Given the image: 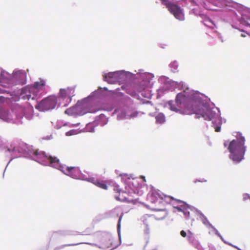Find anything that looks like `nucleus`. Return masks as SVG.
Returning <instances> with one entry per match:
<instances>
[{
  "label": "nucleus",
  "mask_w": 250,
  "mask_h": 250,
  "mask_svg": "<svg viewBox=\"0 0 250 250\" xmlns=\"http://www.w3.org/2000/svg\"><path fill=\"white\" fill-rule=\"evenodd\" d=\"M75 86L68 87L66 88H61L59 92V99L63 101L62 105L67 106L75 96Z\"/></svg>",
  "instance_id": "nucleus-20"
},
{
  "label": "nucleus",
  "mask_w": 250,
  "mask_h": 250,
  "mask_svg": "<svg viewBox=\"0 0 250 250\" xmlns=\"http://www.w3.org/2000/svg\"><path fill=\"white\" fill-rule=\"evenodd\" d=\"M80 124V123H77L76 124H72L69 123L64 122L62 121L59 120L56 122V125H55V127L57 129H59L62 126H66V125H69L70 127H76V126H78Z\"/></svg>",
  "instance_id": "nucleus-30"
},
{
  "label": "nucleus",
  "mask_w": 250,
  "mask_h": 250,
  "mask_svg": "<svg viewBox=\"0 0 250 250\" xmlns=\"http://www.w3.org/2000/svg\"><path fill=\"white\" fill-rule=\"evenodd\" d=\"M169 66L170 68L171 71L175 73L178 71V68L179 66L178 62L176 61H173L170 63Z\"/></svg>",
  "instance_id": "nucleus-32"
},
{
  "label": "nucleus",
  "mask_w": 250,
  "mask_h": 250,
  "mask_svg": "<svg viewBox=\"0 0 250 250\" xmlns=\"http://www.w3.org/2000/svg\"><path fill=\"white\" fill-rule=\"evenodd\" d=\"M243 201L244 202H250V195L248 193H244L242 195Z\"/></svg>",
  "instance_id": "nucleus-36"
},
{
  "label": "nucleus",
  "mask_w": 250,
  "mask_h": 250,
  "mask_svg": "<svg viewBox=\"0 0 250 250\" xmlns=\"http://www.w3.org/2000/svg\"><path fill=\"white\" fill-rule=\"evenodd\" d=\"M101 93L98 90L92 92L89 96L79 101L75 106L67 109L65 113L77 117L86 113H94L102 109L101 107Z\"/></svg>",
  "instance_id": "nucleus-6"
},
{
  "label": "nucleus",
  "mask_w": 250,
  "mask_h": 250,
  "mask_svg": "<svg viewBox=\"0 0 250 250\" xmlns=\"http://www.w3.org/2000/svg\"><path fill=\"white\" fill-rule=\"evenodd\" d=\"M238 30L239 31V30ZM241 32H242L245 33H245H242V34H241V36L242 37H245L246 36V34L248 35L246 32H243V31H241Z\"/></svg>",
  "instance_id": "nucleus-41"
},
{
  "label": "nucleus",
  "mask_w": 250,
  "mask_h": 250,
  "mask_svg": "<svg viewBox=\"0 0 250 250\" xmlns=\"http://www.w3.org/2000/svg\"><path fill=\"white\" fill-rule=\"evenodd\" d=\"M87 182H90L96 186L104 189H107V186L105 184V181H101L100 180L95 179L94 177H90L89 176L87 180Z\"/></svg>",
  "instance_id": "nucleus-26"
},
{
  "label": "nucleus",
  "mask_w": 250,
  "mask_h": 250,
  "mask_svg": "<svg viewBox=\"0 0 250 250\" xmlns=\"http://www.w3.org/2000/svg\"><path fill=\"white\" fill-rule=\"evenodd\" d=\"M9 151L8 155L11 157L9 163L13 159L20 157L30 158L39 163L44 166H50L54 168L53 164L58 163L59 160L56 157L47 155L43 151H34L31 147H28L26 144L21 143L16 145H11L10 147L7 148Z\"/></svg>",
  "instance_id": "nucleus-5"
},
{
  "label": "nucleus",
  "mask_w": 250,
  "mask_h": 250,
  "mask_svg": "<svg viewBox=\"0 0 250 250\" xmlns=\"http://www.w3.org/2000/svg\"><path fill=\"white\" fill-rule=\"evenodd\" d=\"M9 147L10 146H7L6 142L0 136V150L4 151L6 155H8L9 151L6 149Z\"/></svg>",
  "instance_id": "nucleus-31"
},
{
  "label": "nucleus",
  "mask_w": 250,
  "mask_h": 250,
  "mask_svg": "<svg viewBox=\"0 0 250 250\" xmlns=\"http://www.w3.org/2000/svg\"><path fill=\"white\" fill-rule=\"evenodd\" d=\"M162 3L165 5L168 10L178 20L183 21L185 20L183 9L175 2L170 0H160Z\"/></svg>",
  "instance_id": "nucleus-16"
},
{
  "label": "nucleus",
  "mask_w": 250,
  "mask_h": 250,
  "mask_svg": "<svg viewBox=\"0 0 250 250\" xmlns=\"http://www.w3.org/2000/svg\"><path fill=\"white\" fill-rule=\"evenodd\" d=\"M207 181V180H206L204 178H201V179H195L194 181H193V182L194 183H196L197 182H201V183H204V182H206Z\"/></svg>",
  "instance_id": "nucleus-39"
},
{
  "label": "nucleus",
  "mask_w": 250,
  "mask_h": 250,
  "mask_svg": "<svg viewBox=\"0 0 250 250\" xmlns=\"http://www.w3.org/2000/svg\"><path fill=\"white\" fill-rule=\"evenodd\" d=\"M146 103H150V102L149 101H147Z\"/></svg>",
  "instance_id": "nucleus-45"
},
{
  "label": "nucleus",
  "mask_w": 250,
  "mask_h": 250,
  "mask_svg": "<svg viewBox=\"0 0 250 250\" xmlns=\"http://www.w3.org/2000/svg\"><path fill=\"white\" fill-rule=\"evenodd\" d=\"M95 121L92 123H88L85 127V131L87 132H93L94 131V128L96 126Z\"/></svg>",
  "instance_id": "nucleus-33"
},
{
  "label": "nucleus",
  "mask_w": 250,
  "mask_h": 250,
  "mask_svg": "<svg viewBox=\"0 0 250 250\" xmlns=\"http://www.w3.org/2000/svg\"><path fill=\"white\" fill-rule=\"evenodd\" d=\"M118 82L124 83L127 80L134 78V73L125 70L117 71Z\"/></svg>",
  "instance_id": "nucleus-22"
},
{
  "label": "nucleus",
  "mask_w": 250,
  "mask_h": 250,
  "mask_svg": "<svg viewBox=\"0 0 250 250\" xmlns=\"http://www.w3.org/2000/svg\"><path fill=\"white\" fill-rule=\"evenodd\" d=\"M126 104L115 109L113 113L116 115L117 120L122 121L136 118L139 113L133 106V101L129 97L125 98Z\"/></svg>",
  "instance_id": "nucleus-12"
},
{
  "label": "nucleus",
  "mask_w": 250,
  "mask_h": 250,
  "mask_svg": "<svg viewBox=\"0 0 250 250\" xmlns=\"http://www.w3.org/2000/svg\"><path fill=\"white\" fill-rule=\"evenodd\" d=\"M209 229H211L209 231V233L210 234H212V233H214L215 235H217L218 237H219L220 238V239H221V240L225 244H228V245H231V243L226 241L224 238L223 237H222V236L220 234V233L219 232V231L217 230V229L214 227H213L212 225H211V226L209 227Z\"/></svg>",
  "instance_id": "nucleus-29"
},
{
  "label": "nucleus",
  "mask_w": 250,
  "mask_h": 250,
  "mask_svg": "<svg viewBox=\"0 0 250 250\" xmlns=\"http://www.w3.org/2000/svg\"><path fill=\"white\" fill-rule=\"evenodd\" d=\"M158 82L162 84L157 90L159 96H163L164 93L169 91H172L175 88H180L181 87L183 86L182 82L178 83L173 81L165 76H160L158 79Z\"/></svg>",
  "instance_id": "nucleus-15"
},
{
  "label": "nucleus",
  "mask_w": 250,
  "mask_h": 250,
  "mask_svg": "<svg viewBox=\"0 0 250 250\" xmlns=\"http://www.w3.org/2000/svg\"><path fill=\"white\" fill-rule=\"evenodd\" d=\"M187 240L190 244L197 249L200 248V244L198 241L195 239L194 234L190 230H188Z\"/></svg>",
  "instance_id": "nucleus-25"
},
{
  "label": "nucleus",
  "mask_w": 250,
  "mask_h": 250,
  "mask_svg": "<svg viewBox=\"0 0 250 250\" xmlns=\"http://www.w3.org/2000/svg\"><path fill=\"white\" fill-rule=\"evenodd\" d=\"M180 235L183 237H188V231L186 232V231L185 230H181L180 231Z\"/></svg>",
  "instance_id": "nucleus-40"
},
{
  "label": "nucleus",
  "mask_w": 250,
  "mask_h": 250,
  "mask_svg": "<svg viewBox=\"0 0 250 250\" xmlns=\"http://www.w3.org/2000/svg\"><path fill=\"white\" fill-rule=\"evenodd\" d=\"M100 239L101 241L102 242V245L101 246H98L96 244L94 243H80L77 244H70L67 245H62L59 247H57L55 248V250H58L61 249H63L66 246H76L79 245L80 244H87L91 246H97L98 248L100 249L104 248V247L109 248L112 246V237L111 235L107 232H104L101 234Z\"/></svg>",
  "instance_id": "nucleus-17"
},
{
  "label": "nucleus",
  "mask_w": 250,
  "mask_h": 250,
  "mask_svg": "<svg viewBox=\"0 0 250 250\" xmlns=\"http://www.w3.org/2000/svg\"><path fill=\"white\" fill-rule=\"evenodd\" d=\"M166 107L179 114H195L198 118L211 121L215 131L221 130L222 118L219 109L208 97L197 91L187 87L176 95L174 101H168Z\"/></svg>",
  "instance_id": "nucleus-1"
},
{
  "label": "nucleus",
  "mask_w": 250,
  "mask_h": 250,
  "mask_svg": "<svg viewBox=\"0 0 250 250\" xmlns=\"http://www.w3.org/2000/svg\"><path fill=\"white\" fill-rule=\"evenodd\" d=\"M120 176L125 185V190L121 189L118 185L115 184L114 190L119 193L115 195V199L118 201L135 204L138 200L136 196L144 193L142 188H144L146 185L145 177L134 178L131 175L126 173L121 174Z\"/></svg>",
  "instance_id": "nucleus-3"
},
{
  "label": "nucleus",
  "mask_w": 250,
  "mask_h": 250,
  "mask_svg": "<svg viewBox=\"0 0 250 250\" xmlns=\"http://www.w3.org/2000/svg\"><path fill=\"white\" fill-rule=\"evenodd\" d=\"M82 234H83V235H87V234H89V233L87 232H84Z\"/></svg>",
  "instance_id": "nucleus-44"
},
{
  "label": "nucleus",
  "mask_w": 250,
  "mask_h": 250,
  "mask_svg": "<svg viewBox=\"0 0 250 250\" xmlns=\"http://www.w3.org/2000/svg\"><path fill=\"white\" fill-rule=\"evenodd\" d=\"M58 104L57 98L55 95H51L42 100L38 103L35 107L41 111L51 110L55 108Z\"/></svg>",
  "instance_id": "nucleus-18"
},
{
  "label": "nucleus",
  "mask_w": 250,
  "mask_h": 250,
  "mask_svg": "<svg viewBox=\"0 0 250 250\" xmlns=\"http://www.w3.org/2000/svg\"><path fill=\"white\" fill-rule=\"evenodd\" d=\"M46 91L45 81L40 80L39 82H36L32 85H28L22 88L19 99L24 100H34L46 93Z\"/></svg>",
  "instance_id": "nucleus-11"
},
{
  "label": "nucleus",
  "mask_w": 250,
  "mask_h": 250,
  "mask_svg": "<svg viewBox=\"0 0 250 250\" xmlns=\"http://www.w3.org/2000/svg\"><path fill=\"white\" fill-rule=\"evenodd\" d=\"M134 74V82L130 85H123L122 88L133 98L140 100L139 93L147 99L152 97L151 89L153 87L155 80L154 75L140 69Z\"/></svg>",
  "instance_id": "nucleus-4"
},
{
  "label": "nucleus",
  "mask_w": 250,
  "mask_h": 250,
  "mask_svg": "<svg viewBox=\"0 0 250 250\" xmlns=\"http://www.w3.org/2000/svg\"><path fill=\"white\" fill-rule=\"evenodd\" d=\"M104 89L107 90V88L106 87H104Z\"/></svg>",
  "instance_id": "nucleus-46"
},
{
  "label": "nucleus",
  "mask_w": 250,
  "mask_h": 250,
  "mask_svg": "<svg viewBox=\"0 0 250 250\" xmlns=\"http://www.w3.org/2000/svg\"><path fill=\"white\" fill-rule=\"evenodd\" d=\"M60 234L62 235H66L67 234H66V232H65L62 231V232H60Z\"/></svg>",
  "instance_id": "nucleus-42"
},
{
  "label": "nucleus",
  "mask_w": 250,
  "mask_h": 250,
  "mask_svg": "<svg viewBox=\"0 0 250 250\" xmlns=\"http://www.w3.org/2000/svg\"><path fill=\"white\" fill-rule=\"evenodd\" d=\"M68 234L70 235H76L77 234V233L75 232H68Z\"/></svg>",
  "instance_id": "nucleus-43"
},
{
  "label": "nucleus",
  "mask_w": 250,
  "mask_h": 250,
  "mask_svg": "<svg viewBox=\"0 0 250 250\" xmlns=\"http://www.w3.org/2000/svg\"><path fill=\"white\" fill-rule=\"evenodd\" d=\"M13 86L22 85L26 83L27 73L23 69H15L11 73Z\"/></svg>",
  "instance_id": "nucleus-19"
},
{
  "label": "nucleus",
  "mask_w": 250,
  "mask_h": 250,
  "mask_svg": "<svg viewBox=\"0 0 250 250\" xmlns=\"http://www.w3.org/2000/svg\"><path fill=\"white\" fill-rule=\"evenodd\" d=\"M147 199L148 201L153 204H155L162 208H155L153 209L160 212V215L156 214L155 218L156 220H162L165 218L167 215V211L163 207L170 204L174 198L171 196L164 194L161 191L152 189L147 194Z\"/></svg>",
  "instance_id": "nucleus-10"
},
{
  "label": "nucleus",
  "mask_w": 250,
  "mask_h": 250,
  "mask_svg": "<svg viewBox=\"0 0 250 250\" xmlns=\"http://www.w3.org/2000/svg\"><path fill=\"white\" fill-rule=\"evenodd\" d=\"M117 71L113 72H103V77L104 81L110 84H114L118 82Z\"/></svg>",
  "instance_id": "nucleus-23"
},
{
  "label": "nucleus",
  "mask_w": 250,
  "mask_h": 250,
  "mask_svg": "<svg viewBox=\"0 0 250 250\" xmlns=\"http://www.w3.org/2000/svg\"><path fill=\"white\" fill-rule=\"evenodd\" d=\"M149 115L151 116H155L156 119V122L157 124H163L166 121L165 116L163 113H150Z\"/></svg>",
  "instance_id": "nucleus-27"
},
{
  "label": "nucleus",
  "mask_w": 250,
  "mask_h": 250,
  "mask_svg": "<svg viewBox=\"0 0 250 250\" xmlns=\"http://www.w3.org/2000/svg\"><path fill=\"white\" fill-rule=\"evenodd\" d=\"M55 168L61 171L64 174L75 179L87 181L89 175L82 173L78 167H66L65 165L61 164L60 162L53 164Z\"/></svg>",
  "instance_id": "nucleus-14"
},
{
  "label": "nucleus",
  "mask_w": 250,
  "mask_h": 250,
  "mask_svg": "<svg viewBox=\"0 0 250 250\" xmlns=\"http://www.w3.org/2000/svg\"><path fill=\"white\" fill-rule=\"evenodd\" d=\"M123 216V213L122 212L121 215L119 217L118 225H117V231L119 236V239H121V222L122 220V217Z\"/></svg>",
  "instance_id": "nucleus-34"
},
{
  "label": "nucleus",
  "mask_w": 250,
  "mask_h": 250,
  "mask_svg": "<svg viewBox=\"0 0 250 250\" xmlns=\"http://www.w3.org/2000/svg\"><path fill=\"white\" fill-rule=\"evenodd\" d=\"M33 107L29 104L23 107L16 104L11 108V112L3 106L0 107V119L8 123L16 124L22 123L23 117L28 120H31L33 117Z\"/></svg>",
  "instance_id": "nucleus-7"
},
{
  "label": "nucleus",
  "mask_w": 250,
  "mask_h": 250,
  "mask_svg": "<svg viewBox=\"0 0 250 250\" xmlns=\"http://www.w3.org/2000/svg\"><path fill=\"white\" fill-rule=\"evenodd\" d=\"M122 211V209L120 207H117L115 208L111 212L112 213L115 214L116 215L118 216L119 213L121 212Z\"/></svg>",
  "instance_id": "nucleus-37"
},
{
  "label": "nucleus",
  "mask_w": 250,
  "mask_h": 250,
  "mask_svg": "<svg viewBox=\"0 0 250 250\" xmlns=\"http://www.w3.org/2000/svg\"><path fill=\"white\" fill-rule=\"evenodd\" d=\"M94 121L97 125L104 126L108 123V119L104 115L101 114L96 118Z\"/></svg>",
  "instance_id": "nucleus-28"
},
{
  "label": "nucleus",
  "mask_w": 250,
  "mask_h": 250,
  "mask_svg": "<svg viewBox=\"0 0 250 250\" xmlns=\"http://www.w3.org/2000/svg\"><path fill=\"white\" fill-rule=\"evenodd\" d=\"M236 138L229 142L226 141L224 145L227 146L229 152V158L234 163L238 164L244 159L247 146H245V138L241 133H236Z\"/></svg>",
  "instance_id": "nucleus-8"
},
{
  "label": "nucleus",
  "mask_w": 250,
  "mask_h": 250,
  "mask_svg": "<svg viewBox=\"0 0 250 250\" xmlns=\"http://www.w3.org/2000/svg\"><path fill=\"white\" fill-rule=\"evenodd\" d=\"M12 74L0 68V104L12 106L15 101L12 94Z\"/></svg>",
  "instance_id": "nucleus-9"
},
{
  "label": "nucleus",
  "mask_w": 250,
  "mask_h": 250,
  "mask_svg": "<svg viewBox=\"0 0 250 250\" xmlns=\"http://www.w3.org/2000/svg\"><path fill=\"white\" fill-rule=\"evenodd\" d=\"M177 202L180 205L174 207V212H181L186 219H188L189 218V210H190L191 211L195 212L198 216L199 219L202 223L209 229V227L211 226V224L208 218L200 211L181 201L178 200Z\"/></svg>",
  "instance_id": "nucleus-13"
},
{
  "label": "nucleus",
  "mask_w": 250,
  "mask_h": 250,
  "mask_svg": "<svg viewBox=\"0 0 250 250\" xmlns=\"http://www.w3.org/2000/svg\"><path fill=\"white\" fill-rule=\"evenodd\" d=\"M202 6L208 10L222 12L221 19L230 24L232 28L246 32L250 36V8H246L239 17L236 12L241 7L239 3L231 0H184Z\"/></svg>",
  "instance_id": "nucleus-2"
},
{
  "label": "nucleus",
  "mask_w": 250,
  "mask_h": 250,
  "mask_svg": "<svg viewBox=\"0 0 250 250\" xmlns=\"http://www.w3.org/2000/svg\"><path fill=\"white\" fill-rule=\"evenodd\" d=\"M214 34L215 38H217L221 42H223V38L220 33L217 31H215Z\"/></svg>",
  "instance_id": "nucleus-38"
},
{
  "label": "nucleus",
  "mask_w": 250,
  "mask_h": 250,
  "mask_svg": "<svg viewBox=\"0 0 250 250\" xmlns=\"http://www.w3.org/2000/svg\"><path fill=\"white\" fill-rule=\"evenodd\" d=\"M80 131L78 129H71L65 133V135L70 136L79 133Z\"/></svg>",
  "instance_id": "nucleus-35"
},
{
  "label": "nucleus",
  "mask_w": 250,
  "mask_h": 250,
  "mask_svg": "<svg viewBox=\"0 0 250 250\" xmlns=\"http://www.w3.org/2000/svg\"><path fill=\"white\" fill-rule=\"evenodd\" d=\"M192 11L196 15L199 14V16L202 19L201 22L205 26L211 29H213L214 27H216V25L214 22L206 14L198 13L197 10L194 8L192 9Z\"/></svg>",
  "instance_id": "nucleus-21"
},
{
  "label": "nucleus",
  "mask_w": 250,
  "mask_h": 250,
  "mask_svg": "<svg viewBox=\"0 0 250 250\" xmlns=\"http://www.w3.org/2000/svg\"><path fill=\"white\" fill-rule=\"evenodd\" d=\"M152 217L148 214L144 215L140 219L141 222L144 225V233L146 234H148L150 232V229L149 227V224L151 221Z\"/></svg>",
  "instance_id": "nucleus-24"
}]
</instances>
